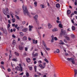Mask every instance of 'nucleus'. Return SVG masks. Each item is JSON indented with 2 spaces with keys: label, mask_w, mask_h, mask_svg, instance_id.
Returning <instances> with one entry per match:
<instances>
[{
  "label": "nucleus",
  "mask_w": 77,
  "mask_h": 77,
  "mask_svg": "<svg viewBox=\"0 0 77 77\" xmlns=\"http://www.w3.org/2000/svg\"><path fill=\"white\" fill-rule=\"evenodd\" d=\"M12 36L13 38H15L16 37L15 35H14V34H13L12 35Z\"/></svg>",
  "instance_id": "09e8293b"
},
{
  "label": "nucleus",
  "mask_w": 77,
  "mask_h": 77,
  "mask_svg": "<svg viewBox=\"0 0 77 77\" xmlns=\"http://www.w3.org/2000/svg\"><path fill=\"white\" fill-rule=\"evenodd\" d=\"M34 4L35 5V6H37V2H35L34 3Z\"/></svg>",
  "instance_id": "c9c22d12"
},
{
  "label": "nucleus",
  "mask_w": 77,
  "mask_h": 77,
  "mask_svg": "<svg viewBox=\"0 0 77 77\" xmlns=\"http://www.w3.org/2000/svg\"><path fill=\"white\" fill-rule=\"evenodd\" d=\"M29 32H31V31L32 30V28H33V27L32 26V25L31 26L29 25Z\"/></svg>",
  "instance_id": "0eeeda50"
},
{
  "label": "nucleus",
  "mask_w": 77,
  "mask_h": 77,
  "mask_svg": "<svg viewBox=\"0 0 77 77\" xmlns=\"http://www.w3.org/2000/svg\"><path fill=\"white\" fill-rule=\"evenodd\" d=\"M74 14H77V11H74Z\"/></svg>",
  "instance_id": "774afa93"
},
{
  "label": "nucleus",
  "mask_w": 77,
  "mask_h": 77,
  "mask_svg": "<svg viewBox=\"0 0 77 77\" xmlns=\"http://www.w3.org/2000/svg\"><path fill=\"white\" fill-rule=\"evenodd\" d=\"M59 27L62 28V24H59Z\"/></svg>",
  "instance_id": "473e14b6"
},
{
  "label": "nucleus",
  "mask_w": 77,
  "mask_h": 77,
  "mask_svg": "<svg viewBox=\"0 0 77 77\" xmlns=\"http://www.w3.org/2000/svg\"><path fill=\"white\" fill-rule=\"evenodd\" d=\"M67 31H69V32H70L71 30H70V28H69L67 29Z\"/></svg>",
  "instance_id": "864d4df0"
},
{
  "label": "nucleus",
  "mask_w": 77,
  "mask_h": 77,
  "mask_svg": "<svg viewBox=\"0 0 77 77\" xmlns=\"http://www.w3.org/2000/svg\"><path fill=\"white\" fill-rule=\"evenodd\" d=\"M38 66H39V67L42 68V69H44V68H45V66H43L42 64H39Z\"/></svg>",
  "instance_id": "423d86ee"
},
{
  "label": "nucleus",
  "mask_w": 77,
  "mask_h": 77,
  "mask_svg": "<svg viewBox=\"0 0 77 77\" xmlns=\"http://www.w3.org/2000/svg\"><path fill=\"white\" fill-rule=\"evenodd\" d=\"M48 28H49V29H50L51 28V27H52V25H51L50 23H48Z\"/></svg>",
  "instance_id": "9b49d317"
},
{
  "label": "nucleus",
  "mask_w": 77,
  "mask_h": 77,
  "mask_svg": "<svg viewBox=\"0 0 77 77\" xmlns=\"http://www.w3.org/2000/svg\"><path fill=\"white\" fill-rule=\"evenodd\" d=\"M22 8L23 11V12L24 14H26L28 15L30 17V13L28 12L27 10V6H24V5H23L22 6Z\"/></svg>",
  "instance_id": "f257e3e1"
},
{
  "label": "nucleus",
  "mask_w": 77,
  "mask_h": 77,
  "mask_svg": "<svg viewBox=\"0 0 77 77\" xmlns=\"http://www.w3.org/2000/svg\"><path fill=\"white\" fill-rule=\"evenodd\" d=\"M64 45H66V46H67V47H70V45H68V44H64Z\"/></svg>",
  "instance_id": "c03bdc74"
},
{
  "label": "nucleus",
  "mask_w": 77,
  "mask_h": 77,
  "mask_svg": "<svg viewBox=\"0 0 77 77\" xmlns=\"http://www.w3.org/2000/svg\"><path fill=\"white\" fill-rule=\"evenodd\" d=\"M60 35H64V36L65 37V35H66V32L63 31H62V29H61Z\"/></svg>",
  "instance_id": "20e7f679"
},
{
  "label": "nucleus",
  "mask_w": 77,
  "mask_h": 77,
  "mask_svg": "<svg viewBox=\"0 0 77 77\" xmlns=\"http://www.w3.org/2000/svg\"><path fill=\"white\" fill-rule=\"evenodd\" d=\"M17 19L18 20H20V17L18 16L15 15Z\"/></svg>",
  "instance_id": "4c0bfd02"
},
{
  "label": "nucleus",
  "mask_w": 77,
  "mask_h": 77,
  "mask_svg": "<svg viewBox=\"0 0 77 77\" xmlns=\"http://www.w3.org/2000/svg\"><path fill=\"white\" fill-rule=\"evenodd\" d=\"M42 63V61L41 60H39L38 61V64H41V63Z\"/></svg>",
  "instance_id": "c85d7f7f"
},
{
  "label": "nucleus",
  "mask_w": 77,
  "mask_h": 77,
  "mask_svg": "<svg viewBox=\"0 0 77 77\" xmlns=\"http://www.w3.org/2000/svg\"><path fill=\"white\" fill-rule=\"evenodd\" d=\"M23 55L25 57V56H27V54H26V53H24Z\"/></svg>",
  "instance_id": "a18cd8bd"
},
{
  "label": "nucleus",
  "mask_w": 77,
  "mask_h": 77,
  "mask_svg": "<svg viewBox=\"0 0 77 77\" xmlns=\"http://www.w3.org/2000/svg\"><path fill=\"white\" fill-rule=\"evenodd\" d=\"M17 26H18V25L16 24L15 25L14 27H15V28H17Z\"/></svg>",
  "instance_id": "5fc2aeb1"
},
{
  "label": "nucleus",
  "mask_w": 77,
  "mask_h": 77,
  "mask_svg": "<svg viewBox=\"0 0 77 77\" xmlns=\"http://www.w3.org/2000/svg\"><path fill=\"white\" fill-rule=\"evenodd\" d=\"M19 48L20 50H23L24 49V46H22L21 45L19 46Z\"/></svg>",
  "instance_id": "39448f33"
},
{
  "label": "nucleus",
  "mask_w": 77,
  "mask_h": 77,
  "mask_svg": "<svg viewBox=\"0 0 77 77\" xmlns=\"http://www.w3.org/2000/svg\"><path fill=\"white\" fill-rule=\"evenodd\" d=\"M28 50V48H25V51H27Z\"/></svg>",
  "instance_id": "79ce46f5"
},
{
  "label": "nucleus",
  "mask_w": 77,
  "mask_h": 77,
  "mask_svg": "<svg viewBox=\"0 0 77 77\" xmlns=\"http://www.w3.org/2000/svg\"><path fill=\"white\" fill-rule=\"evenodd\" d=\"M32 41H33V44L35 43V40L33 39H32Z\"/></svg>",
  "instance_id": "8fccbe9b"
},
{
  "label": "nucleus",
  "mask_w": 77,
  "mask_h": 77,
  "mask_svg": "<svg viewBox=\"0 0 77 77\" xmlns=\"http://www.w3.org/2000/svg\"><path fill=\"white\" fill-rule=\"evenodd\" d=\"M74 72H75V77H76V76L77 74V70L76 69H74Z\"/></svg>",
  "instance_id": "9d476101"
},
{
  "label": "nucleus",
  "mask_w": 77,
  "mask_h": 77,
  "mask_svg": "<svg viewBox=\"0 0 77 77\" xmlns=\"http://www.w3.org/2000/svg\"><path fill=\"white\" fill-rule=\"evenodd\" d=\"M1 67H2V69H5V68L4 67V66H3L1 65Z\"/></svg>",
  "instance_id": "6e6d98bb"
},
{
  "label": "nucleus",
  "mask_w": 77,
  "mask_h": 77,
  "mask_svg": "<svg viewBox=\"0 0 77 77\" xmlns=\"http://www.w3.org/2000/svg\"><path fill=\"white\" fill-rule=\"evenodd\" d=\"M74 58H73V59H72V60H71V62H72V63L73 64H74V63H75V62H74Z\"/></svg>",
  "instance_id": "b1692460"
},
{
  "label": "nucleus",
  "mask_w": 77,
  "mask_h": 77,
  "mask_svg": "<svg viewBox=\"0 0 77 77\" xmlns=\"http://www.w3.org/2000/svg\"><path fill=\"white\" fill-rule=\"evenodd\" d=\"M72 30H75V28L74 27V26H73L72 27Z\"/></svg>",
  "instance_id": "393cba45"
},
{
  "label": "nucleus",
  "mask_w": 77,
  "mask_h": 77,
  "mask_svg": "<svg viewBox=\"0 0 77 77\" xmlns=\"http://www.w3.org/2000/svg\"><path fill=\"white\" fill-rule=\"evenodd\" d=\"M71 36L72 38H75V35L74 34H71Z\"/></svg>",
  "instance_id": "c756f323"
},
{
  "label": "nucleus",
  "mask_w": 77,
  "mask_h": 77,
  "mask_svg": "<svg viewBox=\"0 0 77 77\" xmlns=\"http://www.w3.org/2000/svg\"><path fill=\"white\" fill-rule=\"evenodd\" d=\"M74 4L75 5H77V0H75V2Z\"/></svg>",
  "instance_id": "4d7b16f0"
},
{
  "label": "nucleus",
  "mask_w": 77,
  "mask_h": 77,
  "mask_svg": "<svg viewBox=\"0 0 77 77\" xmlns=\"http://www.w3.org/2000/svg\"><path fill=\"white\" fill-rule=\"evenodd\" d=\"M14 53L16 56H19V54L18 52H15Z\"/></svg>",
  "instance_id": "cd10ccee"
},
{
  "label": "nucleus",
  "mask_w": 77,
  "mask_h": 77,
  "mask_svg": "<svg viewBox=\"0 0 77 77\" xmlns=\"http://www.w3.org/2000/svg\"><path fill=\"white\" fill-rule=\"evenodd\" d=\"M3 12L4 14H5V15H7V14H8V12H9L8 8H5V10L6 11H5V10L4 8L3 9Z\"/></svg>",
  "instance_id": "7ed1b4c3"
},
{
  "label": "nucleus",
  "mask_w": 77,
  "mask_h": 77,
  "mask_svg": "<svg viewBox=\"0 0 77 77\" xmlns=\"http://www.w3.org/2000/svg\"><path fill=\"white\" fill-rule=\"evenodd\" d=\"M73 58H68L67 59V60H69L70 61H71L72 59H73Z\"/></svg>",
  "instance_id": "5701e85b"
},
{
  "label": "nucleus",
  "mask_w": 77,
  "mask_h": 77,
  "mask_svg": "<svg viewBox=\"0 0 77 77\" xmlns=\"http://www.w3.org/2000/svg\"><path fill=\"white\" fill-rule=\"evenodd\" d=\"M64 41L65 42H66V43H67V41L66 40V39H64Z\"/></svg>",
  "instance_id": "e2e57ef3"
},
{
  "label": "nucleus",
  "mask_w": 77,
  "mask_h": 77,
  "mask_svg": "<svg viewBox=\"0 0 77 77\" xmlns=\"http://www.w3.org/2000/svg\"><path fill=\"white\" fill-rule=\"evenodd\" d=\"M42 43L43 44L44 46L46 48V47H47V45H46V44H45V42L44 41H42Z\"/></svg>",
  "instance_id": "dca6fc26"
},
{
  "label": "nucleus",
  "mask_w": 77,
  "mask_h": 77,
  "mask_svg": "<svg viewBox=\"0 0 77 77\" xmlns=\"http://www.w3.org/2000/svg\"><path fill=\"white\" fill-rule=\"evenodd\" d=\"M8 21L9 24H11V20H9Z\"/></svg>",
  "instance_id": "603ef678"
},
{
  "label": "nucleus",
  "mask_w": 77,
  "mask_h": 77,
  "mask_svg": "<svg viewBox=\"0 0 77 77\" xmlns=\"http://www.w3.org/2000/svg\"><path fill=\"white\" fill-rule=\"evenodd\" d=\"M71 10H68L67 11V14L68 15H69V14H71Z\"/></svg>",
  "instance_id": "f8f14e48"
},
{
  "label": "nucleus",
  "mask_w": 77,
  "mask_h": 77,
  "mask_svg": "<svg viewBox=\"0 0 77 77\" xmlns=\"http://www.w3.org/2000/svg\"><path fill=\"white\" fill-rule=\"evenodd\" d=\"M30 70H32V66H29V67Z\"/></svg>",
  "instance_id": "58836bf2"
},
{
  "label": "nucleus",
  "mask_w": 77,
  "mask_h": 77,
  "mask_svg": "<svg viewBox=\"0 0 77 77\" xmlns=\"http://www.w3.org/2000/svg\"><path fill=\"white\" fill-rule=\"evenodd\" d=\"M36 68H37V67L36 66H34V69H35V72H36Z\"/></svg>",
  "instance_id": "f704fd0d"
},
{
  "label": "nucleus",
  "mask_w": 77,
  "mask_h": 77,
  "mask_svg": "<svg viewBox=\"0 0 77 77\" xmlns=\"http://www.w3.org/2000/svg\"><path fill=\"white\" fill-rule=\"evenodd\" d=\"M36 59L35 58H34L33 59V61H35V60H36Z\"/></svg>",
  "instance_id": "bf43d9fd"
},
{
  "label": "nucleus",
  "mask_w": 77,
  "mask_h": 77,
  "mask_svg": "<svg viewBox=\"0 0 77 77\" xmlns=\"http://www.w3.org/2000/svg\"><path fill=\"white\" fill-rule=\"evenodd\" d=\"M32 55L34 57H35L36 56H37L38 55V53H35V54H34V52H33L32 54Z\"/></svg>",
  "instance_id": "6e6552de"
},
{
  "label": "nucleus",
  "mask_w": 77,
  "mask_h": 77,
  "mask_svg": "<svg viewBox=\"0 0 77 77\" xmlns=\"http://www.w3.org/2000/svg\"><path fill=\"white\" fill-rule=\"evenodd\" d=\"M65 38L67 39V40H69V37L67 36L65 37Z\"/></svg>",
  "instance_id": "72a5a7b5"
},
{
  "label": "nucleus",
  "mask_w": 77,
  "mask_h": 77,
  "mask_svg": "<svg viewBox=\"0 0 77 77\" xmlns=\"http://www.w3.org/2000/svg\"><path fill=\"white\" fill-rule=\"evenodd\" d=\"M22 31L24 32H26L27 31V28H24L22 29Z\"/></svg>",
  "instance_id": "4468645a"
},
{
  "label": "nucleus",
  "mask_w": 77,
  "mask_h": 77,
  "mask_svg": "<svg viewBox=\"0 0 77 77\" xmlns=\"http://www.w3.org/2000/svg\"><path fill=\"white\" fill-rule=\"evenodd\" d=\"M12 21L13 23H15V19L13 18V19H12Z\"/></svg>",
  "instance_id": "7c9ffc66"
},
{
  "label": "nucleus",
  "mask_w": 77,
  "mask_h": 77,
  "mask_svg": "<svg viewBox=\"0 0 77 77\" xmlns=\"http://www.w3.org/2000/svg\"><path fill=\"white\" fill-rule=\"evenodd\" d=\"M44 60L47 63H48V61L47 59H45Z\"/></svg>",
  "instance_id": "a19ab883"
},
{
  "label": "nucleus",
  "mask_w": 77,
  "mask_h": 77,
  "mask_svg": "<svg viewBox=\"0 0 77 77\" xmlns=\"http://www.w3.org/2000/svg\"><path fill=\"white\" fill-rule=\"evenodd\" d=\"M59 44H62V45H64V44H65V43H64V42H60Z\"/></svg>",
  "instance_id": "e433bc0d"
},
{
  "label": "nucleus",
  "mask_w": 77,
  "mask_h": 77,
  "mask_svg": "<svg viewBox=\"0 0 77 77\" xmlns=\"http://www.w3.org/2000/svg\"><path fill=\"white\" fill-rule=\"evenodd\" d=\"M0 30H2V31H3V32H4V29L3 28H2V27L0 28Z\"/></svg>",
  "instance_id": "37998d69"
},
{
  "label": "nucleus",
  "mask_w": 77,
  "mask_h": 77,
  "mask_svg": "<svg viewBox=\"0 0 77 77\" xmlns=\"http://www.w3.org/2000/svg\"><path fill=\"white\" fill-rule=\"evenodd\" d=\"M20 34L21 36H24V34L22 32H20Z\"/></svg>",
  "instance_id": "412c9836"
},
{
  "label": "nucleus",
  "mask_w": 77,
  "mask_h": 77,
  "mask_svg": "<svg viewBox=\"0 0 77 77\" xmlns=\"http://www.w3.org/2000/svg\"><path fill=\"white\" fill-rule=\"evenodd\" d=\"M13 45V46H12V45H11V46L12 47H14V46H15V40H14L13 42V43H12Z\"/></svg>",
  "instance_id": "ddd939ff"
},
{
  "label": "nucleus",
  "mask_w": 77,
  "mask_h": 77,
  "mask_svg": "<svg viewBox=\"0 0 77 77\" xmlns=\"http://www.w3.org/2000/svg\"><path fill=\"white\" fill-rule=\"evenodd\" d=\"M38 15H35V17H34V18L35 20H37V19H38Z\"/></svg>",
  "instance_id": "6ab92c4d"
},
{
  "label": "nucleus",
  "mask_w": 77,
  "mask_h": 77,
  "mask_svg": "<svg viewBox=\"0 0 77 77\" xmlns=\"http://www.w3.org/2000/svg\"><path fill=\"white\" fill-rule=\"evenodd\" d=\"M60 51H59V49H57L56 50V52H57V53H59V52H60Z\"/></svg>",
  "instance_id": "bb28decb"
},
{
  "label": "nucleus",
  "mask_w": 77,
  "mask_h": 77,
  "mask_svg": "<svg viewBox=\"0 0 77 77\" xmlns=\"http://www.w3.org/2000/svg\"><path fill=\"white\" fill-rule=\"evenodd\" d=\"M40 7L42 8H44L45 6H44V5H40Z\"/></svg>",
  "instance_id": "a878e982"
},
{
  "label": "nucleus",
  "mask_w": 77,
  "mask_h": 77,
  "mask_svg": "<svg viewBox=\"0 0 77 77\" xmlns=\"http://www.w3.org/2000/svg\"><path fill=\"white\" fill-rule=\"evenodd\" d=\"M56 7L59 8L60 7V5L59 4H57L56 5Z\"/></svg>",
  "instance_id": "aec40b11"
},
{
  "label": "nucleus",
  "mask_w": 77,
  "mask_h": 77,
  "mask_svg": "<svg viewBox=\"0 0 77 77\" xmlns=\"http://www.w3.org/2000/svg\"><path fill=\"white\" fill-rule=\"evenodd\" d=\"M1 63L2 65H4V62L3 61H2Z\"/></svg>",
  "instance_id": "13d9d810"
},
{
  "label": "nucleus",
  "mask_w": 77,
  "mask_h": 77,
  "mask_svg": "<svg viewBox=\"0 0 77 77\" xmlns=\"http://www.w3.org/2000/svg\"><path fill=\"white\" fill-rule=\"evenodd\" d=\"M25 23H26V22L24 21H23L22 22V24H25Z\"/></svg>",
  "instance_id": "69168bd1"
},
{
  "label": "nucleus",
  "mask_w": 77,
  "mask_h": 77,
  "mask_svg": "<svg viewBox=\"0 0 77 77\" xmlns=\"http://www.w3.org/2000/svg\"><path fill=\"white\" fill-rule=\"evenodd\" d=\"M10 27H11V25H10V24H8V25L7 26V29H8V30H10V29H9Z\"/></svg>",
  "instance_id": "f3484780"
},
{
  "label": "nucleus",
  "mask_w": 77,
  "mask_h": 77,
  "mask_svg": "<svg viewBox=\"0 0 77 77\" xmlns=\"http://www.w3.org/2000/svg\"><path fill=\"white\" fill-rule=\"evenodd\" d=\"M12 56V55L11 54H10L9 55V59H10V58L11 57V56Z\"/></svg>",
  "instance_id": "3c124183"
},
{
  "label": "nucleus",
  "mask_w": 77,
  "mask_h": 77,
  "mask_svg": "<svg viewBox=\"0 0 77 77\" xmlns=\"http://www.w3.org/2000/svg\"><path fill=\"white\" fill-rule=\"evenodd\" d=\"M10 15H14V14L12 13V12H10Z\"/></svg>",
  "instance_id": "338daca9"
},
{
  "label": "nucleus",
  "mask_w": 77,
  "mask_h": 77,
  "mask_svg": "<svg viewBox=\"0 0 77 77\" xmlns=\"http://www.w3.org/2000/svg\"><path fill=\"white\" fill-rule=\"evenodd\" d=\"M54 41V38H53L51 40V42H53Z\"/></svg>",
  "instance_id": "680f3d73"
},
{
  "label": "nucleus",
  "mask_w": 77,
  "mask_h": 77,
  "mask_svg": "<svg viewBox=\"0 0 77 77\" xmlns=\"http://www.w3.org/2000/svg\"><path fill=\"white\" fill-rule=\"evenodd\" d=\"M26 60L28 63L30 62V58H27L26 59Z\"/></svg>",
  "instance_id": "1a4fd4ad"
},
{
  "label": "nucleus",
  "mask_w": 77,
  "mask_h": 77,
  "mask_svg": "<svg viewBox=\"0 0 77 77\" xmlns=\"http://www.w3.org/2000/svg\"><path fill=\"white\" fill-rule=\"evenodd\" d=\"M53 32H56V31H57L58 30V29H57V28H54V29H53L52 30Z\"/></svg>",
  "instance_id": "a211bd4d"
},
{
  "label": "nucleus",
  "mask_w": 77,
  "mask_h": 77,
  "mask_svg": "<svg viewBox=\"0 0 77 77\" xmlns=\"http://www.w3.org/2000/svg\"><path fill=\"white\" fill-rule=\"evenodd\" d=\"M45 48L46 50H47V51H49V50H50V48H47V47Z\"/></svg>",
  "instance_id": "2f4dec72"
},
{
  "label": "nucleus",
  "mask_w": 77,
  "mask_h": 77,
  "mask_svg": "<svg viewBox=\"0 0 77 77\" xmlns=\"http://www.w3.org/2000/svg\"><path fill=\"white\" fill-rule=\"evenodd\" d=\"M12 61H15V62H17V58L16 59L13 58L12 59Z\"/></svg>",
  "instance_id": "4be33fe9"
},
{
  "label": "nucleus",
  "mask_w": 77,
  "mask_h": 77,
  "mask_svg": "<svg viewBox=\"0 0 77 77\" xmlns=\"http://www.w3.org/2000/svg\"><path fill=\"white\" fill-rule=\"evenodd\" d=\"M54 40H55V41H56L57 40V38H56V37H55L54 38Z\"/></svg>",
  "instance_id": "052dcab7"
},
{
  "label": "nucleus",
  "mask_w": 77,
  "mask_h": 77,
  "mask_svg": "<svg viewBox=\"0 0 77 77\" xmlns=\"http://www.w3.org/2000/svg\"><path fill=\"white\" fill-rule=\"evenodd\" d=\"M23 74H24V72H22V73H21L19 75H23Z\"/></svg>",
  "instance_id": "0e129e2a"
},
{
  "label": "nucleus",
  "mask_w": 77,
  "mask_h": 77,
  "mask_svg": "<svg viewBox=\"0 0 77 77\" xmlns=\"http://www.w3.org/2000/svg\"><path fill=\"white\" fill-rule=\"evenodd\" d=\"M23 39L24 40V41H26V40L27 39V38L26 36H25L23 37Z\"/></svg>",
  "instance_id": "2eb2a0df"
},
{
  "label": "nucleus",
  "mask_w": 77,
  "mask_h": 77,
  "mask_svg": "<svg viewBox=\"0 0 77 77\" xmlns=\"http://www.w3.org/2000/svg\"><path fill=\"white\" fill-rule=\"evenodd\" d=\"M26 76H29V73L27 72H26Z\"/></svg>",
  "instance_id": "ea45409f"
},
{
  "label": "nucleus",
  "mask_w": 77,
  "mask_h": 77,
  "mask_svg": "<svg viewBox=\"0 0 77 77\" xmlns=\"http://www.w3.org/2000/svg\"><path fill=\"white\" fill-rule=\"evenodd\" d=\"M18 65L19 67L17 66L15 68V69H16V70H17V71H23V68L22 67L21 64L20 63L18 64Z\"/></svg>",
  "instance_id": "f03ea898"
},
{
  "label": "nucleus",
  "mask_w": 77,
  "mask_h": 77,
  "mask_svg": "<svg viewBox=\"0 0 77 77\" xmlns=\"http://www.w3.org/2000/svg\"><path fill=\"white\" fill-rule=\"evenodd\" d=\"M7 70L8 72H11V69L10 68L8 69Z\"/></svg>",
  "instance_id": "de8ad7c7"
},
{
  "label": "nucleus",
  "mask_w": 77,
  "mask_h": 77,
  "mask_svg": "<svg viewBox=\"0 0 77 77\" xmlns=\"http://www.w3.org/2000/svg\"><path fill=\"white\" fill-rule=\"evenodd\" d=\"M36 22L37 24H39V21H38V20H36Z\"/></svg>",
  "instance_id": "49530a36"
}]
</instances>
